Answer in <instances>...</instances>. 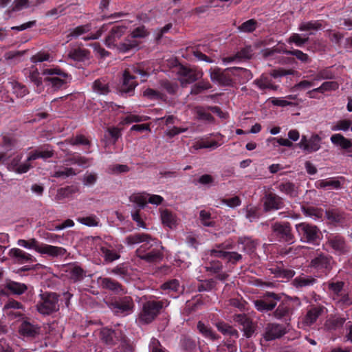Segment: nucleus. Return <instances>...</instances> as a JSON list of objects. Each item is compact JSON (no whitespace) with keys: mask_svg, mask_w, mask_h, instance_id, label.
Instances as JSON below:
<instances>
[{"mask_svg":"<svg viewBox=\"0 0 352 352\" xmlns=\"http://www.w3.org/2000/svg\"><path fill=\"white\" fill-rule=\"evenodd\" d=\"M273 232L280 239V241L292 244L295 241V237L292 233V228L288 222H276L272 224Z\"/></svg>","mask_w":352,"mask_h":352,"instance_id":"dca6fc26","label":"nucleus"},{"mask_svg":"<svg viewBox=\"0 0 352 352\" xmlns=\"http://www.w3.org/2000/svg\"><path fill=\"white\" fill-rule=\"evenodd\" d=\"M43 76H51L45 78L48 86L56 91L63 87L70 81V76L58 67L44 69L42 72Z\"/></svg>","mask_w":352,"mask_h":352,"instance_id":"1a4fd4ad","label":"nucleus"},{"mask_svg":"<svg viewBox=\"0 0 352 352\" xmlns=\"http://www.w3.org/2000/svg\"><path fill=\"white\" fill-rule=\"evenodd\" d=\"M245 211V217L251 222L258 219L260 217L259 209L257 207L251 205L248 206Z\"/></svg>","mask_w":352,"mask_h":352,"instance_id":"774afa93","label":"nucleus"},{"mask_svg":"<svg viewBox=\"0 0 352 352\" xmlns=\"http://www.w3.org/2000/svg\"><path fill=\"white\" fill-rule=\"evenodd\" d=\"M334 261L332 256L320 254L311 261V267L318 274V276H327L331 270Z\"/></svg>","mask_w":352,"mask_h":352,"instance_id":"4468645a","label":"nucleus"},{"mask_svg":"<svg viewBox=\"0 0 352 352\" xmlns=\"http://www.w3.org/2000/svg\"><path fill=\"white\" fill-rule=\"evenodd\" d=\"M217 328L223 335L230 336L234 338H238L239 336V333L236 329L224 322L218 323Z\"/></svg>","mask_w":352,"mask_h":352,"instance_id":"09e8293b","label":"nucleus"},{"mask_svg":"<svg viewBox=\"0 0 352 352\" xmlns=\"http://www.w3.org/2000/svg\"><path fill=\"white\" fill-rule=\"evenodd\" d=\"M147 197L148 195L146 192H136L129 197V200L142 208L147 203Z\"/></svg>","mask_w":352,"mask_h":352,"instance_id":"5fc2aeb1","label":"nucleus"},{"mask_svg":"<svg viewBox=\"0 0 352 352\" xmlns=\"http://www.w3.org/2000/svg\"><path fill=\"white\" fill-rule=\"evenodd\" d=\"M345 318L338 316L330 318L326 322V326L329 329H338L343 326Z\"/></svg>","mask_w":352,"mask_h":352,"instance_id":"13d9d810","label":"nucleus"},{"mask_svg":"<svg viewBox=\"0 0 352 352\" xmlns=\"http://www.w3.org/2000/svg\"><path fill=\"white\" fill-rule=\"evenodd\" d=\"M257 22L254 19H250L243 23L238 28L241 32L250 33L256 30Z\"/></svg>","mask_w":352,"mask_h":352,"instance_id":"338daca9","label":"nucleus"},{"mask_svg":"<svg viewBox=\"0 0 352 352\" xmlns=\"http://www.w3.org/2000/svg\"><path fill=\"white\" fill-rule=\"evenodd\" d=\"M161 287L165 292V293L169 294L171 292H179L180 285L179 281L174 279L164 283Z\"/></svg>","mask_w":352,"mask_h":352,"instance_id":"69168bd1","label":"nucleus"},{"mask_svg":"<svg viewBox=\"0 0 352 352\" xmlns=\"http://www.w3.org/2000/svg\"><path fill=\"white\" fill-rule=\"evenodd\" d=\"M25 70V74H29V78L30 80L33 82L37 87H39L42 84V81L38 69L34 66H32L28 69Z\"/></svg>","mask_w":352,"mask_h":352,"instance_id":"052dcab7","label":"nucleus"},{"mask_svg":"<svg viewBox=\"0 0 352 352\" xmlns=\"http://www.w3.org/2000/svg\"><path fill=\"white\" fill-rule=\"evenodd\" d=\"M160 217L162 223L170 229L176 228L178 223L177 216L171 211L164 209L160 211Z\"/></svg>","mask_w":352,"mask_h":352,"instance_id":"c756f323","label":"nucleus"},{"mask_svg":"<svg viewBox=\"0 0 352 352\" xmlns=\"http://www.w3.org/2000/svg\"><path fill=\"white\" fill-rule=\"evenodd\" d=\"M234 320L241 327L243 336L247 338H251L255 331L256 326L245 314H236L234 316Z\"/></svg>","mask_w":352,"mask_h":352,"instance_id":"6ab92c4d","label":"nucleus"},{"mask_svg":"<svg viewBox=\"0 0 352 352\" xmlns=\"http://www.w3.org/2000/svg\"><path fill=\"white\" fill-rule=\"evenodd\" d=\"M17 245L27 250H34L38 253L52 257L63 256L67 253L64 248L41 243L34 238L29 240L19 239Z\"/></svg>","mask_w":352,"mask_h":352,"instance_id":"20e7f679","label":"nucleus"},{"mask_svg":"<svg viewBox=\"0 0 352 352\" xmlns=\"http://www.w3.org/2000/svg\"><path fill=\"white\" fill-rule=\"evenodd\" d=\"M334 78L335 74L331 71V68L326 67L318 72L314 77V80H332Z\"/></svg>","mask_w":352,"mask_h":352,"instance_id":"4d7b16f0","label":"nucleus"},{"mask_svg":"<svg viewBox=\"0 0 352 352\" xmlns=\"http://www.w3.org/2000/svg\"><path fill=\"white\" fill-rule=\"evenodd\" d=\"M98 284L103 289L111 290L115 292L122 291L121 285L116 280L108 277H100L98 279Z\"/></svg>","mask_w":352,"mask_h":352,"instance_id":"f704fd0d","label":"nucleus"},{"mask_svg":"<svg viewBox=\"0 0 352 352\" xmlns=\"http://www.w3.org/2000/svg\"><path fill=\"white\" fill-rule=\"evenodd\" d=\"M292 309L288 302H281L274 312V316L277 320L287 322L290 320L292 315Z\"/></svg>","mask_w":352,"mask_h":352,"instance_id":"393cba45","label":"nucleus"},{"mask_svg":"<svg viewBox=\"0 0 352 352\" xmlns=\"http://www.w3.org/2000/svg\"><path fill=\"white\" fill-rule=\"evenodd\" d=\"M77 221L85 226L89 227L98 226L99 224V219L95 215H90L88 217H78Z\"/></svg>","mask_w":352,"mask_h":352,"instance_id":"0e129e2a","label":"nucleus"},{"mask_svg":"<svg viewBox=\"0 0 352 352\" xmlns=\"http://www.w3.org/2000/svg\"><path fill=\"white\" fill-rule=\"evenodd\" d=\"M94 91L101 95H105L109 91L108 82L104 78L98 79L93 83Z\"/></svg>","mask_w":352,"mask_h":352,"instance_id":"864d4df0","label":"nucleus"},{"mask_svg":"<svg viewBox=\"0 0 352 352\" xmlns=\"http://www.w3.org/2000/svg\"><path fill=\"white\" fill-rule=\"evenodd\" d=\"M323 28L322 21H310L302 22L299 25L298 30L301 32L309 30H318Z\"/></svg>","mask_w":352,"mask_h":352,"instance_id":"603ef678","label":"nucleus"},{"mask_svg":"<svg viewBox=\"0 0 352 352\" xmlns=\"http://www.w3.org/2000/svg\"><path fill=\"white\" fill-rule=\"evenodd\" d=\"M343 281L331 280L327 283V292L333 300L338 299L345 292Z\"/></svg>","mask_w":352,"mask_h":352,"instance_id":"b1692460","label":"nucleus"},{"mask_svg":"<svg viewBox=\"0 0 352 352\" xmlns=\"http://www.w3.org/2000/svg\"><path fill=\"white\" fill-rule=\"evenodd\" d=\"M77 174V172L73 168L68 167H60L56 168L53 173H52V177L56 178H67L71 176H74Z\"/></svg>","mask_w":352,"mask_h":352,"instance_id":"a18cd8bd","label":"nucleus"},{"mask_svg":"<svg viewBox=\"0 0 352 352\" xmlns=\"http://www.w3.org/2000/svg\"><path fill=\"white\" fill-rule=\"evenodd\" d=\"M330 140L333 144L340 146L343 149H349L352 147V141L340 133L332 135Z\"/></svg>","mask_w":352,"mask_h":352,"instance_id":"4c0bfd02","label":"nucleus"},{"mask_svg":"<svg viewBox=\"0 0 352 352\" xmlns=\"http://www.w3.org/2000/svg\"><path fill=\"white\" fill-rule=\"evenodd\" d=\"M135 75H139L142 79L141 81L144 82L148 76V72L140 65H133L124 72L122 85L121 86V91L124 93H130L134 90L138 85L137 82L135 80Z\"/></svg>","mask_w":352,"mask_h":352,"instance_id":"423d86ee","label":"nucleus"},{"mask_svg":"<svg viewBox=\"0 0 352 352\" xmlns=\"http://www.w3.org/2000/svg\"><path fill=\"white\" fill-rule=\"evenodd\" d=\"M125 243L128 245L141 243L136 250L137 256L148 263H155L163 258L164 247L161 243L146 234H135L129 235Z\"/></svg>","mask_w":352,"mask_h":352,"instance_id":"f257e3e1","label":"nucleus"},{"mask_svg":"<svg viewBox=\"0 0 352 352\" xmlns=\"http://www.w3.org/2000/svg\"><path fill=\"white\" fill-rule=\"evenodd\" d=\"M278 189L280 192L292 197H296L298 195L296 187L293 183L289 182L280 183L278 186Z\"/></svg>","mask_w":352,"mask_h":352,"instance_id":"49530a36","label":"nucleus"},{"mask_svg":"<svg viewBox=\"0 0 352 352\" xmlns=\"http://www.w3.org/2000/svg\"><path fill=\"white\" fill-rule=\"evenodd\" d=\"M339 88V84L336 81H325L320 87L315 88L307 93L309 98H315V96H311V94L318 92L324 94L326 91H336Z\"/></svg>","mask_w":352,"mask_h":352,"instance_id":"2f4dec72","label":"nucleus"},{"mask_svg":"<svg viewBox=\"0 0 352 352\" xmlns=\"http://www.w3.org/2000/svg\"><path fill=\"white\" fill-rule=\"evenodd\" d=\"M232 248V245L228 242L221 243L217 245L216 248L207 251L206 259L209 261V256L212 258H221L232 264H235L242 259V255L236 252L227 251V250H230Z\"/></svg>","mask_w":352,"mask_h":352,"instance_id":"9d476101","label":"nucleus"},{"mask_svg":"<svg viewBox=\"0 0 352 352\" xmlns=\"http://www.w3.org/2000/svg\"><path fill=\"white\" fill-rule=\"evenodd\" d=\"M126 28L124 25H116L112 28L110 33L105 39V45L110 49H117L120 52H126L131 49L138 47L135 40H130L129 38L118 45V40L124 34Z\"/></svg>","mask_w":352,"mask_h":352,"instance_id":"7ed1b4c3","label":"nucleus"},{"mask_svg":"<svg viewBox=\"0 0 352 352\" xmlns=\"http://www.w3.org/2000/svg\"><path fill=\"white\" fill-rule=\"evenodd\" d=\"M87 244L91 245V249L98 252L107 263L119 259L123 248L122 244L115 242L109 236H106L104 239L99 236L88 238Z\"/></svg>","mask_w":352,"mask_h":352,"instance_id":"f03ea898","label":"nucleus"},{"mask_svg":"<svg viewBox=\"0 0 352 352\" xmlns=\"http://www.w3.org/2000/svg\"><path fill=\"white\" fill-rule=\"evenodd\" d=\"M106 304L116 316L120 317L131 314L135 308L133 300L129 296L115 298Z\"/></svg>","mask_w":352,"mask_h":352,"instance_id":"0eeeda50","label":"nucleus"},{"mask_svg":"<svg viewBox=\"0 0 352 352\" xmlns=\"http://www.w3.org/2000/svg\"><path fill=\"white\" fill-rule=\"evenodd\" d=\"M45 0H15L14 2V10H20L24 8L37 6L45 2Z\"/></svg>","mask_w":352,"mask_h":352,"instance_id":"8fccbe9b","label":"nucleus"},{"mask_svg":"<svg viewBox=\"0 0 352 352\" xmlns=\"http://www.w3.org/2000/svg\"><path fill=\"white\" fill-rule=\"evenodd\" d=\"M321 138L318 134H313L307 139L305 135H302L298 146L304 151L311 153L316 152L321 148Z\"/></svg>","mask_w":352,"mask_h":352,"instance_id":"f3484780","label":"nucleus"},{"mask_svg":"<svg viewBox=\"0 0 352 352\" xmlns=\"http://www.w3.org/2000/svg\"><path fill=\"white\" fill-rule=\"evenodd\" d=\"M302 210L304 214L307 216L310 217L311 218L314 219H320L324 215V211L322 209H319L317 208L314 207H309L307 208H302Z\"/></svg>","mask_w":352,"mask_h":352,"instance_id":"e2e57ef3","label":"nucleus"},{"mask_svg":"<svg viewBox=\"0 0 352 352\" xmlns=\"http://www.w3.org/2000/svg\"><path fill=\"white\" fill-rule=\"evenodd\" d=\"M232 67L221 70L220 68L214 67L210 69V77L213 82L221 86H232L233 84Z\"/></svg>","mask_w":352,"mask_h":352,"instance_id":"2eb2a0df","label":"nucleus"},{"mask_svg":"<svg viewBox=\"0 0 352 352\" xmlns=\"http://www.w3.org/2000/svg\"><path fill=\"white\" fill-rule=\"evenodd\" d=\"M286 333V329L278 324L270 323L265 327L263 338L267 341L274 340L283 336Z\"/></svg>","mask_w":352,"mask_h":352,"instance_id":"4be33fe9","label":"nucleus"},{"mask_svg":"<svg viewBox=\"0 0 352 352\" xmlns=\"http://www.w3.org/2000/svg\"><path fill=\"white\" fill-rule=\"evenodd\" d=\"M352 124L349 120H340L331 124V129L333 131H346Z\"/></svg>","mask_w":352,"mask_h":352,"instance_id":"bf43d9fd","label":"nucleus"},{"mask_svg":"<svg viewBox=\"0 0 352 352\" xmlns=\"http://www.w3.org/2000/svg\"><path fill=\"white\" fill-rule=\"evenodd\" d=\"M295 228L301 242L314 244L320 240V232L315 225L302 222Z\"/></svg>","mask_w":352,"mask_h":352,"instance_id":"9b49d317","label":"nucleus"},{"mask_svg":"<svg viewBox=\"0 0 352 352\" xmlns=\"http://www.w3.org/2000/svg\"><path fill=\"white\" fill-rule=\"evenodd\" d=\"M232 76L237 77L240 83L243 84L252 78V72L242 67H232Z\"/></svg>","mask_w":352,"mask_h":352,"instance_id":"c9c22d12","label":"nucleus"},{"mask_svg":"<svg viewBox=\"0 0 352 352\" xmlns=\"http://www.w3.org/2000/svg\"><path fill=\"white\" fill-rule=\"evenodd\" d=\"M280 298L273 292L266 293L264 298L254 302V306L259 311H268L272 310L276 305Z\"/></svg>","mask_w":352,"mask_h":352,"instance_id":"a211bd4d","label":"nucleus"},{"mask_svg":"<svg viewBox=\"0 0 352 352\" xmlns=\"http://www.w3.org/2000/svg\"><path fill=\"white\" fill-rule=\"evenodd\" d=\"M23 155L21 153L14 154L12 157L7 153H0V163L6 165L10 171L17 174H23L28 172L32 167L31 161L28 160V156L24 162H21Z\"/></svg>","mask_w":352,"mask_h":352,"instance_id":"39448f33","label":"nucleus"},{"mask_svg":"<svg viewBox=\"0 0 352 352\" xmlns=\"http://www.w3.org/2000/svg\"><path fill=\"white\" fill-rule=\"evenodd\" d=\"M5 289H8L13 294L20 295L23 294L28 289V287L23 283L10 281L5 285Z\"/></svg>","mask_w":352,"mask_h":352,"instance_id":"ea45409f","label":"nucleus"},{"mask_svg":"<svg viewBox=\"0 0 352 352\" xmlns=\"http://www.w3.org/2000/svg\"><path fill=\"white\" fill-rule=\"evenodd\" d=\"M54 155V151L50 146L47 145L43 148H39L33 151H31L28 154V160L31 162L38 158L47 159L50 158Z\"/></svg>","mask_w":352,"mask_h":352,"instance_id":"bb28decb","label":"nucleus"},{"mask_svg":"<svg viewBox=\"0 0 352 352\" xmlns=\"http://www.w3.org/2000/svg\"><path fill=\"white\" fill-rule=\"evenodd\" d=\"M68 57L74 61L84 62L89 60L90 52L84 48H74L69 52Z\"/></svg>","mask_w":352,"mask_h":352,"instance_id":"473e14b6","label":"nucleus"},{"mask_svg":"<svg viewBox=\"0 0 352 352\" xmlns=\"http://www.w3.org/2000/svg\"><path fill=\"white\" fill-rule=\"evenodd\" d=\"M324 311V307L323 306H316L311 307L306 314L303 319V322L307 325H311L316 322Z\"/></svg>","mask_w":352,"mask_h":352,"instance_id":"c85d7f7f","label":"nucleus"},{"mask_svg":"<svg viewBox=\"0 0 352 352\" xmlns=\"http://www.w3.org/2000/svg\"><path fill=\"white\" fill-rule=\"evenodd\" d=\"M40 327L28 320H23L19 328L21 336L28 338H34L40 333Z\"/></svg>","mask_w":352,"mask_h":352,"instance_id":"5701e85b","label":"nucleus"},{"mask_svg":"<svg viewBox=\"0 0 352 352\" xmlns=\"http://www.w3.org/2000/svg\"><path fill=\"white\" fill-rule=\"evenodd\" d=\"M22 305L16 300H9L4 306V309L7 310V314L12 317H19L22 314L19 311H9L10 309H20Z\"/></svg>","mask_w":352,"mask_h":352,"instance_id":"3c124183","label":"nucleus"},{"mask_svg":"<svg viewBox=\"0 0 352 352\" xmlns=\"http://www.w3.org/2000/svg\"><path fill=\"white\" fill-rule=\"evenodd\" d=\"M65 143H68L70 145L74 146V145H89V141L82 135H76V137L72 138L69 140H65V142H60V148L62 150H64L63 146Z\"/></svg>","mask_w":352,"mask_h":352,"instance_id":"6e6d98bb","label":"nucleus"},{"mask_svg":"<svg viewBox=\"0 0 352 352\" xmlns=\"http://www.w3.org/2000/svg\"><path fill=\"white\" fill-rule=\"evenodd\" d=\"M327 245L333 250L335 254L338 255L346 254L349 250L344 239L338 235H330L328 237Z\"/></svg>","mask_w":352,"mask_h":352,"instance_id":"aec40b11","label":"nucleus"},{"mask_svg":"<svg viewBox=\"0 0 352 352\" xmlns=\"http://www.w3.org/2000/svg\"><path fill=\"white\" fill-rule=\"evenodd\" d=\"M316 283V279L311 276L302 275L297 276L293 280V285L296 287H309Z\"/></svg>","mask_w":352,"mask_h":352,"instance_id":"58836bf2","label":"nucleus"},{"mask_svg":"<svg viewBox=\"0 0 352 352\" xmlns=\"http://www.w3.org/2000/svg\"><path fill=\"white\" fill-rule=\"evenodd\" d=\"M8 256L14 263L20 265L36 261L34 256L17 248L10 249Z\"/></svg>","mask_w":352,"mask_h":352,"instance_id":"412c9836","label":"nucleus"},{"mask_svg":"<svg viewBox=\"0 0 352 352\" xmlns=\"http://www.w3.org/2000/svg\"><path fill=\"white\" fill-rule=\"evenodd\" d=\"M182 87L192 83L202 78L204 73L197 67L180 66L177 72Z\"/></svg>","mask_w":352,"mask_h":352,"instance_id":"ddd939ff","label":"nucleus"},{"mask_svg":"<svg viewBox=\"0 0 352 352\" xmlns=\"http://www.w3.org/2000/svg\"><path fill=\"white\" fill-rule=\"evenodd\" d=\"M90 30L91 26L88 24L80 25L71 30L67 34V42H69L73 38L82 36L84 34L89 32Z\"/></svg>","mask_w":352,"mask_h":352,"instance_id":"37998d69","label":"nucleus"},{"mask_svg":"<svg viewBox=\"0 0 352 352\" xmlns=\"http://www.w3.org/2000/svg\"><path fill=\"white\" fill-rule=\"evenodd\" d=\"M309 40L308 34H300L297 33H293L290 35V36L287 39V43L289 44H295L296 46L301 47L305 43H307Z\"/></svg>","mask_w":352,"mask_h":352,"instance_id":"de8ad7c7","label":"nucleus"},{"mask_svg":"<svg viewBox=\"0 0 352 352\" xmlns=\"http://www.w3.org/2000/svg\"><path fill=\"white\" fill-rule=\"evenodd\" d=\"M197 329L200 333L203 335L206 338L210 340H217L219 337L216 334L212 328L208 325H206L201 321H199L197 323Z\"/></svg>","mask_w":352,"mask_h":352,"instance_id":"a19ab883","label":"nucleus"},{"mask_svg":"<svg viewBox=\"0 0 352 352\" xmlns=\"http://www.w3.org/2000/svg\"><path fill=\"white\" fill-rule=\"evenodd\" d=\"M36 309L43 315H49L58 310V297L55 293L45 292L40 294Z\"/></svg>","mask_w":352,"mask_h":352,"instance_id":"f8f14e48","label":"nucleus"},{"mask_svg":"<svg viewBox=\"0 0 352 352\" xmlns=\"http://www.w3.org/2000/svg\"><path fill=\"white\" fill-rule=\"evenodd\" d=\"M163 307L164 302L160 300H148L144 302L137 321L141 324H148L152 322Z\"/></svg>","mask_w":352,"mask_h":352,"instance_id":"6e6552de","label":"nucleus"},{"mask_svg":"<svg viewBox=\"0 0 352 352\" xmlns=\"http://www.w3.org/2000/svg\"><path fill=\"white\" fill-rule=\"evenodd\" d=\"M252 56V50L251 46H246L239 51L236 55L223 58L224 64H228L236 60L249 59Z\"/></svg>","mask_w":352,"mask_h":352,"instance_id":"7c9ffc66","label":"nucleus"},{"mask_svg":"<svg viewBox=\"0 0 352 352\" xmlns=\"http://www.w3.org/2000/svg\"><path fill=\"white\" fill-rule=\"evenodd\" d=\"M238 243L242 245V250L248 254H252L254 252L258 243L256 240L250 237L241 236L238 239Z\"/></svg>","mask_w":352,"mask_h":352,"instance_id":"72a5a7b5","label":"nucleus"},{"mask_svg":"<svg viewBox=\"0 0 352 352\" xmlns=\"http://www.w3.org/2000/svg\"><path fill=\"white\" fill-rule=\"evenodd\" d=\"M254 83L261 90L266 89H276L277 87L274 85L272 79L266 76L261 75V77L254 81Z\"/></svg>","mask_w":352,"mask_h":352,"instance_id":"79ce46f5","label":"nucleus"},{"mask_svg":"<svg viewBox=\"0 0 352 352\" xmlns=\"http://www.w3.org/2000/svg\"><path fill=\"white\" fill-rule=\"evenodd\" d=\"M283 199L275 194H268L265 199L264 209L265 211L278 210L283 207Z\"/></svg>","mask_w":352,"mask_h":352,"instance_id":"a878e982","label":"nucleus"},{"mask_svg":"<svg viewBox=\"0 0 352 352\" xmlns=\"http://www.w3.org/2000/svg\"><path fill=\"white\" fill-rule=\"evenodd\" d=\"M315 186L317 188H329L332 189H339L341 188V183L339 179L334 177H330L317 181Z\"/></svg>","mask_w":352,"mask_h":352,"instance_id":"e433bc0d","label":"nucleus"},{"mask_svg":"<svg viewBox=\"0 0 352 352\" xmlns=\"http://www.w3.org/2000/svg\"><path fill=\"white\" fill-rule=\"evenodd\" d=\"M65 271L67 274V276L74 281L82 279L84 276L83 270L77 265H68Z\"/></svg>","mask_w":352,"mask_h":352,"instance_id":"c03bdc74","label":"nucleus"},{"mask_svg":"<svg viewBox=\"0 0 352 352\" xmlns=\"http://www.w3.org/2000/svg\"><path fill=\"white\" fill-rule=\"evenodd\" d=\"M121 333L109 329H103L101 331V338L109 346L116 344L120 340Z\"/></svg>","mask_w":352,"mask_h":352,"instance_id":"cd10ccee","label":"nucleus"},{"mask_svg":"<svg viewBox=\"0 0 352 352\" xmlns=\"http://www.w3.org/2000/svg\"><path fill=\"white\" fill-rule=\"evenodd\" d=\"M210 83L207 80H202L195 84L190 91V94L193 95H197L201 93L204 90H207L211 88Z\"/></svg>","mask_w":352,"mask_h":352,"instance_id":"680f3d73","label":"nucleus"}]
</instances>
